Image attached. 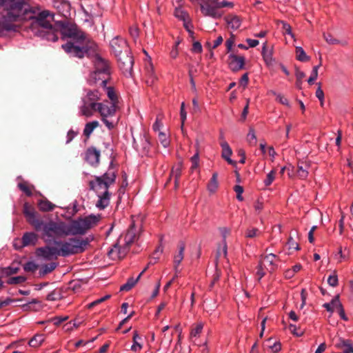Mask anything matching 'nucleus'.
Returning <instances> with one entry per match:
<instances>
[{
    "instance_id": "1",
    "label": "nucleus",
    "mask_w": 353,
    "mask_h": 353,
    "mask_svg": "<svg viewBox=\"0 0 353 353\" xmlns=\"http://www.w3.org/2000/svg\"><path fill=\"white\" fill-rule=\"evenodd\" d=\"M103 94L99 89L85 90L79 105V115L86 118L92 117L98 112L101 119L108 130L114 129L118 123L116 117L117 105L108 101H100Z\"/></svg>"
},
{
    "instance_id": "2",
    "label": "nucleus",
    "mask_w": 353,
    "mask_h": 353,
    "mask_svg": "<svg viewBox=\"0 0 353 353\" xmlns=\"http://www.w3.org/2000/svg\"><path fill=\"white\" fill-rule=\"evenodd\" d=\"M1 7L0 37H4L7 32L18 30L19 23L26 19L27 10L22 0H0Z\"/></svg>"
},
{
    "instance_id": "3",
    "label": "nucleus",
    "mask_w": 353,
    "mask_h": 353,
    "mask_svg": "<svg viewBox=\"0 0 353 353\" xmlns=\"http://www.w3.org/2000/svg\"><path fill=\"white\" fill-rule=\"evenodd\" d=\"M61 33L64 37L72 39V41L62 45L64 51L71 57L83 58L88 50V39L85 33L73 26H63Z\"/></svg>"
},
{
    "instance_id": "4",
    "label": "nucleus",
    "mask_w": 353,
    "mask_h": 353,
    "mask_svg": "<svg viewBox=\"0 0 353 353\" xmlns=\"http://www.w3.org/2000/svg\"><path fill=\"white\" fill-rule=\"evenodd\" d=\"M142 219L140 216H132V223L126 233L121 235L117 243L108 251L109 257L113 260L123 258L128 250V247L137 239L142 226Z\"/></svg>"
},
{
    "instance_id": "5",
    "label": "nucleus",
    "mask_w": 353,
    "mask_h": 353,
    "mask_svg": "<svg viewBox=\"0 0 353 353\" xmlns=\"http://www.w3.org/2000/svg\"><path fill=\"white\" fill-rule=\"evenodd\" d=\"M116 177L114 171L110 170L102 176H95L94 180L89 182L90 190H93L98 196V201L96 203L97 208L103 210L110 204V193L108 188L114 183Z\"/></svg>"
},
{
    "instance_id": "6",
    "label": "nucleus",
    "mask_w": 353,
    "mask_h": 353,
    "mask_svg": "<svg viewBox=\"0 0 353 353\" xmlns=\"http://www.w3.org/2000/svg\"><path fill=\"white\" fill-rule=\"evenodd\" d=\"M89 244L88 238H70L66 241H54L58 246L59 256L66 257L83 252Z\"/></svg>"
},
{
    "instance_id": "7",
    "label": "nucleus",
    "mask_w": 353,
    "mask_h": 353,
    "mask_svg": "<svg viewBox=\"0 0 353 353\" xmlns=\"http://www.w3.org/2000/svg\"><path fill=\"white\" fill-rule=\"evenodd\" d=\"M95 70L90 73L88 83L90 85L103 88L110 78L108 62L100 57H97L94 62Z\"/></svg>"
},
{
    "instance_id": "8",
    "label": "nucleus",
    "mask_w": 353,
    "mask_h": 353,
    "mask_svg": "<svg viewBox=\"0 0 353 353\" xmlns=\"http://www.w3.org/2000/svg\"><path fill=\"white\" fill-rule=\"evenodd\" d=\"M100 216L90 215L83 219H79L66 224L67 234L69 235L84 234L88 230L99 222Z\"/></svg>"
},
{
    "instance_id": "9",
    "label": "nucleus",
    "mask_w": 353,
    "mask_h": 353,
    "mask_svg": "<svg viewBox=\"0 0 353 353\" xmlns=\"http://www.w3.org/2000/svg\"><path fill=\"white\" fill-rule=\"evenodd\" d=\"M40 230H42L43 238L46 243L52 242L56 237L68 236L66 223L62 221L43 222Z\"/></svg>"
},
{
    "instance_id": "10",
    "label": "nucleus",
    "mask_w": 353,
    "mask_h": 353,
    "mask_svg": "<svg viewBox=\"0 0 353 353\" xmlns=\"http://www.w3.org/2000/svg\"><path fill=\"white\" fill-rule=\"evenodd\" d=\"M279 257L274 254L262 256L257 267L256 274L261 279L266 274V271L272 272L278 268Z\"/></svg>"
},
{
    "instance_id": "11",
    "label": "nucleus",
    "mask_w": 353,
    "mask_h": 353,
    "mask_svg": "<svg viewBox=\"0 0 353 353\" xmlns=\"http://www.w3.org/2000/svg\"><path fill=\"white\" fill-rule=\"evenodd\" d=\"M25 8L27 10V12L25 14V20L28 19H32V25L34 27H39L41 28L40 32L47 29H50V28L52 26V16L50 14L48 11H42L37 17H33L32 16V13L29 12L28 9L26 6ZM23 21H24V19Z\"/></svg>"
},
{
    "instance_id": "12",
    "label": "nucleus",
    "mask_w": 353,
    "mask_h": 353,
    "mask_svg": "<svg viewBox=\"0 0 353 353\" xmlns=\"http://www.w3.org/2000/svg\"><path fill=\"white\" fill-rule=\"evenodd\" d=\"M115 56L117 57L119 66L123 72L130 73L132 70L134 61L130 50H128V52H124L121 55Z\"/></svg>"
},
{
    "instance_id": "13",
    "label": "nucleus",
    "mask_w": 353,
    "mask_h": 353,
    "mask_svg": "<svg viewBox=\"0 0 353 353\" xmlns=\"http://www.w3.org/2000/svg\"><path fill=\"white\" fill-rule=\"evenodd\" d=\"M206 3L201 5V10L203 15L213 19H219L223 15V12L219 10L216 3Z\"/></svg>"
},
{
    "instance_id": "14",
    "label": "nucleus",
    "mask_w": 353,
    "mask_h": 353,
    "mask_svg": "<svg viewBox=\"0 0 353 353\" xmlns=\"http://www.w3.org/2000/svg\"><path fill=\"white\" fill-rule=\"evenodd\" d=\"M23 212L28 222L37 231L41 229L43 221L38 219L34 209L31 208L28 203H25L23 207Z\"/></svg>"
},
{
    "instance_id": "15",
    "label": "nucleus",
    "mask_w": 353,
    "mask_h": 353,
    "mask_svg": "<svg viewBox=\"0 0 353 353\" xmlns=\"http://www.w3.org/2000/svg\"><path fill=\"white\" fill-rule=\"evenodd\" d=\"M110 47L114 55H121L124 52L130 50L126 41L119 37H116L112 39Z\"/></svg>"
},
{
    "instance_id": "16",
    "label": "nucleus",
    "mask_w": 353,
    "mask_h": 353,
    "mask_svg": "<svg viewBox=\"0 0 353 353\" xmlns=\"http://www.w3.org/2000/svg\"><path fill=\"white\" fill-rule=\"evenodd\" d=\"M38 256L42 257L46 260H51L59 256L58 246H45L37 250Z\"/></svg>"
},
{
    "instance_id": "17",
    "label": "nucleus",
    "mask_w": 353,
    "mask_h": 353,
    "mask_svg": "<svg viewBox=\"0 0 353 353\" xmlns=\"http://www.w3.org/2000/svg\"><path fill=\"white\" fill-rule=\"evenodd\" d=\"M100 156V150L95 147L91 146L86 150L84 159L90 165L97 166L99 163Z\"/></svg>"
},
{
    "instance_id": "18",
    "label": "nucleus",
    "mask_w": 353,
    "mask_h": 353,
    "mask_svg": "<svg viewBox=\"0 0 353 353\" xmlns=\"http://www.w3.org/2000/svg\"><path fill=\"white\" fill-rule=\"evenodd\" d=\"M228 65L231 70L237 72L244 68L245 58L243 56L230 54L228 56Z\"/></svg>"
},
{
    "instance_id": "19",
    "label": "nucleus",
    "mask_w": 353,
    "mask_h": 353,
    "mask_svg": "<svg viewBox=\"0 0 353 353\" xmlns=\"http://www.w3.org/2000/svg\"><path fill=\"white\" fill-rule=\"evenodd\" d=\"M220 232L223 237L222 244L217 251V257H226L228 254V246L226 243V237L230 234V230L228 228H222L220 229Z\"/></svg>"
},
{
    "instance_id": "20",
    "label": "nucleus",
    "mask_w": 353,
    "mask_h": 353,
    "mask_svg": "<svg viewBox=\"0 0 353 353\" xmlns=\"http://www.w3.org/2000/svg\"><path fill=\"white\" fill-rule=\"evenodd\" d=\"M220 145L222 148V158L224 159L230 165H235L236 162L230 158L232 154V150L229 144L226 141H222L220 143Z\"/></svg>"
},
{
    "instance_id": "21",
    "label": "nucleus",
    "mask_w": 353,
    "mask_h": 353,
    "mask_svg": "<svg viewBox=\"0 0 353 353\" xmlns=\"http://www.w3.org/2000/svg\"><path fill=\"white\" fill-rule=\"evenodd\" d=\"M224 20L226 22L228 28H230L232 30H237L241 25V18L235 14H230L225 17Z\"/></svg>"
},
{
    "instance_id": "22",
    "label": "nucleus",
    "mask_w": 353,
    "mask_h": 353,
    "mask_svg": "<svg viewBox=\"0 0 353 353\" xmlns=\"http://www.w3.org/2000/svg\"><path fill=\"white\" fill-rule=\"evenodd\" d=\"M185 247V243L183 242H180L178 245L179 252L174 256V269L176 272L177 268L184 257Z\"/></svg>"
},
{
    "instance_id": "23",
    "label": "nucleus",
    "mask_w": 353,
    "mask_h": 353,
    "mask_svg": "<svg viewBox=\"0 0 353 353\" xmlns=\"http://www.w3.org/2000/svg\"><path fill=\"white\" fill-rule=\"evenodd\" d=\"M56 7L59 12L65 18L70 16L71 6L69 1L63 0L57 3Z\"/></svg>"
},
{
    "instance_id": "24",
    "label": "nucleus",
    "mask_w": 353,
    "mask_h": 353,
    "mask_svg": "<svg viewBox=\"0 0 353 353\" xmlns=\"http://www.w3.org/2000/svg\"><path fill=\"white\" fill-rule=\"evenodd\" d=\"M38 240L37 235L34 232L25 233L21 239L22 246L34 245Z\"/></svg>"
},
{
    "instance_id": "25",
    "label": "nucleus",
    "mask_w": 353,
    "mask_h": 353,
    "mask_svg": "<svg viewBox=\"0 0 353 353\" xmlns=\"http://www.w3.org/2000/svg\"><path fill=\"white\" fill-rule=\"evenodd\" d=\"M103 91L106 93L108 99H110V103H112L113 104L118 105V96L117 94L115 92V90L112 86H104L102 88Z\"/></svg>"
},
{
    "instance_id": "26",
    "label": "nucleus",
    "mask_w": 353,
    "mask_h": 353,
    "mask_svg": "<svg viewBox=\"0 0 353 353\" xmlns=\"http://www.w3.org/2000/svg\"><path fill=\"white\" fill-rule=\"evenodd\" d=\"M341 303L339 300V296L337 295L334 296L330 303H325L323 304V307L327 311L333 312L334 310H339L341 307Z\"/></svg>"
},
{
    "instance_id": "27",
    "label": "nucleus",
    "mask_w": 353,
    "mask_h": 353,
    "mask_svg": "<svg viewBox=\"0 0 353 353\" xmlns=\"http://www.w3.org/2000/svg\"><path fill=\"white\" fill-rule=\"evenodd\" d=\"M41 36L45 37L48 41H57L58 40L57 31L52 26L50 29H47L40 32Z\"/></svg>"
},
{
    "instance_id": "28",
    "label": "nucleus",
    "mask_w": 353,
    "mask_h": 353,
    "mask_svg": "<svg viewBox=\"0 0 353 353\" xmlns=\"http://www.w3.org/2000/svg\"><path fill=\"white\" fill-rule=\"evenodd\" d=\"M218 187H219L218 174L216 172H214L212 174V178L210 179V180L208 184L207 188H208V190L210 193L213 194L216 191Z\"/></svg>"
},
{
    "instance_id": "29",
    "label": "nucleus",
    "mask_w": 353,
    "mask_h": 353,
    "mask_svg": "<svg viewBox=\"0 0 353 353\" xmlns=\"http://www.w3.org/2000/svg\"><path fill=\"white\" fill-rule=\"evenodd\" d=\"M40 210L43 212H50L54 209L55 205L46 199L40 200L38 203Z\"/></svg>"
},
{
    "instance_id": "30",
    "label": "nucleus",
    "mask_w": 353,
    "mask_h": 353,
    "mask_svg": "<svg viewBox=\"0 0 353 353\" xmlns=\"http://www.w3.org/2000/svg\"><path fill=\"white\" fill-rule=\"evenodd\" d=\"M310 165L307 162H305L304 165L298 164L297 175L301 179H305L308 176V168Z\"/></svg>"
},
{
    "instance_id": "31",
    "label": "nucleus",
    "mask_w": 353,
    "mask_h": 353,
    "mask_svg": "<svg viewBox=\"0 0 353 353\" xmlns=\"http://www.w3.org/2000/svg\"><path fill=\"white\" fill-rule=\"evenodd\" d=\"M98 126L99 122L97 121H92L87 123L83 129V134L88 138L90 137L94 130Z\"/></svg>"
},
{
    "instance_id": "32",
    "label": "nucleus",
    "mask_w": 353,
    "mask_h": 353,
    "mask_svg": "<svg viewBox=\"0 0 353 353\" xmlns=\"http://www.w3.org/2000/svg\"><path fill=\"white\" fill-rule=\"evenodd\" d=\"M18 188L27 196H32V190H34V185H29L27 181H22L18 183Z\"/></svg>"
},
{
    "instance_id": "33",
    "label": "nucleus",
    "mask_w": 353,
    "mask_h": 353,
    "mask_svg": "<svg viewBox=\"0 0 353 353\" xmlns=\"http://www.w3.org/2000/svg\"><path fill=\"white\" fill-rule=\"evenodd\" d=\"M141 278V274H139V276L137 277V279L134 278H130L126 283L123 284L121 286L120 290L121 291H129L131 290L135 284L138 282L139 279Z\"/></svg>"
},
{
    "instance_id": "34",
    "label": "nucleus",
    "mask_w": 353,
    "mask_h": 353,
    "mask_svg": "<svg viewBox=\"0 0 353 353\" xmlns=\"http://www.w3.org/2000/svg\"><path fill=\"white\" fill-rule=\"evenodd\" d=\"M57 263L52 262L48 264L43 265L41 268L39 274L41 276L46 275L52 272L57 267Z\"/></svg>"
},
{
    "instance_id": "35",
    "label": "nucleus",
    "mask_w": 353,
    "mask_h": 353,
    "mask_svg": "<svg viewBox=\"0 0 353 353\" xmlns=\"http://www.w3.org/2000/svg\"><path fill=\"white\" fill-rule=\"evenodd\" d=\"M44 340L45 337L43 334H36L30 340L28 344L30 347H37L42 344Z\"/></svg>"
},
{
    "instance_id": "36",
    "label": "nucleus",
    "mask_w": 353,
    "mask_h": 353,
    "mask_svg": "<svg viewBox=\"0 0 353 353\" xmlns=\"http://www.w3.org/2000/svg\"><path fill=\"white\" fill-rule=\"evenodd\" d=\"M296 55L297 60H299V61L306 62L310 60V57H308L306 54L305 52L304 51L302 47H296Z\"/></svg>"
},
{
    "instance_id": "37",
    "label": "nucleus",
    "mask_w": 353,
    "mask_h": 353,
    "mask_svg": "<svg viewBox=\"0 0 353 353\" xmlns=\"http://www.w3.org/2000/svg\"><path fill=\"white\" fill-rule=\"evenodd\" d=\"M204 327V323L203 322L197 323L194 327H193L190 332V337L191 338H196L199 337L202 332V330Z\"/></svg>"
},
{
    "instance_id": "38",
    "label": "nucleus",
    "mask_w": 353,
    "mask_h": 353,
    "mask_svg": "<svg viewBox=\"0 0 353 353\" xmlns=\"http://www.w3.org/2000/svg\"><path fill=\"white\" fill-rule=\"evenodd\" d=\"M19 269V265L12 263L10 266L3 268L1 273L6 276H10L17 273Z\"/></svg>"
},
{
    "instance_id": "39",
    "label": "nucleus",
    "mask_w": 353,
    "mask_h": 353,
    "mask_svg": "<svg viewBox=\"0 0 353 353\" xmlns=\"http://www.w3.org/2000/svg\"><path fill=\"white\" fill-rule=\"evenodd\" d=\"M262 56L267 65H271L272 63V54L270 51L266 50V43H265L263 46Z\"/></svg>"
},
{
    "instance_id": "40",
    "label": "nucleus",
    "mask_w": 353,
    "mask_h": 353,
    "mask_svg": "<svg viewBox=\"0 0 353 353\" xmlns=\"http://www.w3.org/2000/svg\"><path fill=\"white\" fill-rule=\"evenodd\" d=\"M139 340H141V337L138 334L137 332H134L133 335V344L131 346L132 351L138 352L141 350L142 345L139 342Z\"/></svg>"
},
{
    "instance_id": "41",
    "label": "nucleus",
    "mask_w": 353,
    "mask_h": 353,
    "mask_svg": "<svg viewBox=\"0 0 353 353\" xmlns=\"http://www.w3.org/2000/svg\"><path fill=\"white\" fill-rule=\"evenodd\" d=\"M150 59V58H149ZM145 69L147 72V74L149 76V79L146 80V83L148 85H152L154 81V77L153 76V67L152 63H150V60L145 65Z\"/></svg>"
},
{
    "instance_id": "42",
    "label": "nucleus",
    "mask_w": 353,
    "mask_h": 353,
    "mask_svg": "<svg viewBox=\"0 0 353 353\" xmlns=\"http://www.w3.org/2000/svg\"><path fill=\"white\" fill-rule=\"evenodd\" d=\"M174 16L183 22L189 19L188 13L181 8H176L174 10Z\"/></svg>"
},
{
    "instance_id": "43",
    "label": "nucleus",
    "mask_w": 353,
    "mask_h": 353,
    "mask_svg": "<svg viewBox=\"0 0 353 353\" xmlns=\"http://www.w3.org/2000/svg\"><path fill=\"white\" fill-rule=\"evenodd\" d=\"M295 76L296 78V86L298 89H301L303 79L305 77V73L299 69H296Z\"/></svg>"
},
{
    "instance_id": "44",
    "label": "nucleus",
    "mask_w": 353,
    "mask_h": 353,
    "mask_svg": "<svg viewBox=\"0 0 353 353\" xmlns=\"http://www.w3.org/2000/svg\"><path fill=\"white\" fill-rule=\"evenodd\" d=\"M181 171H182V165L181 164H179L174 167L172 170L170 177L174 178V179H176V182L179 181V179L181 175Z\"/></svg>"
},
{
    "instance_id": "45",
    "label": "nucleus",
    "mask_w": 353,
    "mask_h": 353,
    "mask_svg": "<svg viewBox=\"0 0 353 353\" xmlns=\"http://www.w3.org/2000/svg\"><path fill=\"white\" fill-rule=\"evenodd\" d=\"M321 65V61L319 63V65H315L313 68L312 73H311V75L309 77V79H307V83L310 85H312L314 83L315 80L317 79V77H318V70H319V68H320Z\"/></svg>"
},
{
    "instance_id": "46",
    "label": "nucleus",
    "mask_w": 353,
    "mask_h": 353,
    "mask_svg": "<svg viewBox=\"0 0 353 353\" xmlns=\"http://www.w3.org/2000/svg\"><path fill=\"white\" fill-rule=\"evenodd\" d=\"M158 139L164 148H167L170 145V139L168 136L163 132L158 133Z\"/></svg>"
},
{
    "instance_id": "47",
    "label": "nucleus",
    "mask_w": 353,
    "mask_h": 353,
    "mask_svg": "<svg viewBox=\"0 0 353 353\" xmlns=\"http://www.w3.org/2000/svg\"><path fill=\"white\" fill-rule=\"evenodd\" d=\"M247 141L252 145H256V137L254 130L252 128H250L247 134Z\"/></svg>"
},
{
    "instance_id": "48",
    "label": "nucleus",
    "mask_w": 353,
    "mask_h": 353,
    "mask_svg": "<svg viewBox=\"0 0 353 353\" xmlns=\"http://www.w3.org/2000/svg\"><path fill=\"white\" fill-rule=\"evenodd\" d=\"M37 303H39V301L37 299H32V301H29L28 303L23 304L21 305V307H22L23 310H24V311L37 310V309H36L33 306V305L37 304Z\"/></svg>"
},
{
    "instance_id": "49",
    "label": "nucleus",
    "mask_w": 353,
    "mask_h": 353,
    "mask_svg": "<svg viewBox=\"0 0 353 353\" xmlns=\"http://www.w3.org/2000/svg\"><path fill=\"white\" fill-rule=\"evenodd\" d=\"M281 23L282 25L283 33L290 35L292 38H294V34L292 32L291 26L285 21H281Z\"/></svg>"
},
{
    "instance_id": "50",
    "label": "nucleus",
    "mask_w": 353,
    "mask_h": 353,
    "mask_svg": "<svg viewBox=\"0 0 353 353\" xmlns=\"http://www.w3.org/2000/svg\"><path fill=\"white\" fill-rule=\"evenodd\" d=\"M26 280V278L23 276H18L10 278L7 283L10 285L19 284L23 283Z\"/></svg>"
},
{
    "instance_id": "51",
    "label": "nucleus",
    "mask_w": 353,
    "mask_h": 353,
    "mask_svg": "<svg viewBox=\"0 0 353 353\" xmlns=\"http://www.w3.org/2000/svg\"><path fill=\"white\" fill-rule=\"evenodd\" d=\"M327 283L332 287H336L338 285L339 280L336 272H334L332 274L329 276L327 279Z\"/></svg>"
},
{
    "instance_id": "52",
    "label": "nucleus",
    "mask_w": 353,
    "mask_h": 353,
    "mask_svg": "<svg viewBox=\"0 0 353 353\" xmlns=\"http://www.w3.org/2000/svg\"><path fill=\"white\" fill-rule=\"evenodd\" d=\"M38 265L33 261H29L23 265V269L26 272H34L37 270Z\"/></svg>"
},
{
    "instance_id": "53",
    "label": "nucleus",
    "mask_w": 353,
    "mask_h": 353,
    "mask_svg": "<svg viewBox=\"0 0 353 353\" xmlns=\"http://www.w3.org/2000/svg\"><path fill=\"white\" fill-rule=\"evenodd\" d=\"M191 163H192V166H191V170L193 171L195 169H197L199 168V152H196V154L192 157L191 158Z\"/></svg>"
},
{
    "instance_id": "54",
    "label": "nucleus",
    "mask_w": 353,
    "mask_h": 353,
    "mask_svg": "<svg viewBox=\"0 0 353 353\" xmlns=\"http://www.w3.org/2000/svg\"><path fill=\"white\" fill-rule=\"evenodd\" d=\"M110 297V295H105L100 299H98L88 305V308H92L95 305L101 303L102 302L108 300Z\"/></svg>"
},
{
    "instance_id": "55",
    "label": "nucleus",
    "mask_w": 353,
    "mask_h": 353,
    "mask_svg": "<svg viewBox=\"0 0 353 353\" xmlns=\"http://www.w3.org/2000/svg\"><path fill=\"white\" fill-rule=\"evenodd\" d=\"M274 178L275 172L274 170H272L268 174L267 177L264 181L265 185L266 186H269L270 185H271L273 181L274 180Z\"/></svg>"
},
{
    "instance_id": "56",
    "label": "nucleus",
    "mask_w": 353,
    "mask_h": 353,
    "mask_svg": "<svg viewBox=\"0 0 353 353\" xmlns=\"http://www.w3.org/2000/svg\"><path fill=\"white\" fill-rule=\"evenodd\" d=\"M324 39L331 45H336L340 43V40L334 39L330 34H324Z\"/></svg>"
},
{
    "instance_id": "57",
    "label": "nucleus",
    "mask_w": 353,
    "mask_h": 353,
    "mask_svg": "<svg viewBox=\"0 0 353 353\" xmlns=\"http://www.w3.org/2000/svg\"><path fill=\"white\" fill-rule=\"evenodd\" d=\"M180 116L181 119V128H183V126L184 125L185 121L186 120L187 117V113L185 110V103L183 102L181 105V110H180Z\"/></svg>"
},
{
    "instance_id": "58",
    "label": "nucleus",
    "mask_w": 353,
    "mask_h": 353,
    "mask_svg": "<svg viewBox=\"0 0 353 353\" xmlns=\"http://www.w3.org/2000/svg\"><path fill=\"white\" fill-rule=\"evenodd\" d=\"M259 230L257 228H248L245 232V237L253 238L257 236Z\"/></svg>"
},
{
    "instance_id": "59",
    "label": "nucleus",
    "mask_w": 353,
    "mask_h": 353,
    "mask_svg": "<svg viewBox=\"0 0 353 353\" xmlns=\"http://www.w3.org/2000/svg\"><path fill=\"white\" fill-rule=\"evenodd\" d=\"M288 245L290 250H299V244L292 237L289 238L288 241Z\"/></svg>"
},
{
    "instance_id": "60",
    "label": "nucleus",
    "mask_w": 353,
    "mask_h": 353,
    "mask_svg": "<svg viewBox=\"0 0 353 353\" xmlns=\"http://www.w3.org/2000/svg\"><path fill=\"white\" fill-rule=\"evenodd\" d=\"M234 189L236 193V199L240 201H243V198L242 196V193L243 192V187L237 185L234 186Z\"/></svg>"
},
{
    "instance_id": "61",
    "label": "nucleus",
    "mask_w": 353,
    "mask_h": 353,
    "mask_svg": "<svg viewBox=\"0 0 353 353\" xmlns=\"http://www.w3.org/2000/svg\"><path fill=\"white\" fill-rule=\"evenodd\" d=\"M276 101H278L280 103L286 105L288 107L290 106V103L287 98H285L283 94H276Z\"/></svg>"
},
{
    "instance_id": "62",
    "label": "nucleus",
    "mask_w": 353,
    "mask_h": 353,
    "mask_svg": "<svg viewBox=\"0 0 353 353\" xmlns=\"http://www.w3.org/2000/svg\"><path fill=\"white\" fill-rule=\"evenodd\" d=\"M216 3L219 9L225 7L232 8L234 6V3L232 2L228 1H222L221 2H219V1H217Z\"/></svg>"
},
{
    "instance_id": "63",
    "label": "nucleus",
    "mask_w": 353,
    "mask_h": 353,
    "mask_svg": "<svg viewBox=\"0 0 353 353\" xmlns=\"http://www.w3.org/2000/svg\"><path fill=\"white\" fill-rule=\"evenodd\" d=\"M77 135V132H75L73 130H70L67 134L66 143H70Z\"/></svg>"
},
{
    "instance_id": "64",
    "label": "nucleus",
    "mask_w": 353,
    "mask_h": 353,
    "mask_svg": "<svg viewBox=\"0 0 353 353\" xmlns=\"http://www.w3.org/2000/svg\"><path fill=\"white\" fill-rule=\"evenodd\" d=\"M343 347V353H353V347L352 344L349 343V341H344Z\"/></svg>"
}]
</instances>
